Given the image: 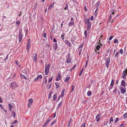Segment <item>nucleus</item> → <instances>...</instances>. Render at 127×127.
<instances>
[{
	"label": "nucleus",
	"mask_w": 127,
	"mask_h": 127,
	"mask_svg": "<svg viewBox=\"0 0 127 127\" xmlns=\"http://www.w3.org/2000/svg\"><path fill=\"white\" fill-rule=\"evenodd\" d=\"M90 19L88 18L87 19L86 18H85L84 19V22L85 24L87 25V30L88 31L89 29H90L92 23L90 22Z\"/></svg>",
	"instance_id": "f257e3e1"
},
{
	"label": "nucleus",
	"mask_w": 127,
	"mask_h": 127,
	"mask_svg": "<svg viewBox=\"0 0 127 127\" xmlns=\"http://www.w3.org/2000/svg\"><path fill=\"white\" fill-rule=\"evenodd\" d=\"M51 65L50 64L47 65L45 64V74L46 75L48 74V72H49V69Z\"/></svg>",
	"instance_id": "f03ea898"
},
{
	"label": "nucleus",
	"mask_w": 127,
	"mask_h": 127,
	"mask_svg": "<svg viewBox=\"0 0 127 127\" xmlns=\"http://www.w3.org/2000/svg\"><path fill=\"white\" fill-rule=\"evenodd\" d=\"M22 30L21 29H20L19 30V40L20 42H21L22 39L23 38V35H22Z\"/></svg>",
	"instance_id": "7ed1b4c3"
},
{
	"label": "nucleus",
	"mask_w": 127,
	"mask_h": 127,
	"mask_svg": "<svg viewBox=\"0 0 127 127\" xmlns=\"http://www.w3.org/2000/svg\"><path fill=\"white\" fill-rule=\"evenodd\" d=\"M127 75V69L125 70H124L122 73V76L121 77L124 79H125L126 78V75Z\"/></svg>",
	"instance_id": "20e7f679"
},
{
	"label": "nucleus",
	"mask_w": 127,
	"mask_h": 127,
	"mask_svg": "<svg viewBox=\"0 0 127 127\" xmlns=\"http://www.w3.org/2000/svg\"><path fill=\"white\" fill-rule=\"evenodd\" d=\"M121 91V93L122 94H124L126 92V88H124L121 86H120L119 88Z\"/></svg>",
	"instance_id": "39448f33"
},
{
	"label": "nucleus",
	"mask_w": 127,
	"mask_h": 127,
	"mask_svg": "<svg viewBox=\"0 0 127 127\" xmlns=\"http://www.w3.org/2000/svg\"><path fill=\"white\" fill-rule=\"evenodd\" d=\"M30 40L29 39L28 41V43L26 45L27 49V51L28 52L29 50V48L31 46V44L30 43Z\"/></svg>",
	"instance_id": "423d86ee"
},
{
	"label": "nucleus",
	"mask_w": 127,
	"mask_h": 127,
	"mask_svg": "<svg viewBox=\"0 0 127 127\" xmlns=\"http://www.w3.org/2000/svg\"><path fill=\"white\" fill-rule=\"evenodd\" d=\"M101 47L102 46V45L101 44L99 43L97 46H96V48L95 49V52H97V50H98L100 49L101 47Z\"/></svg>",
	"instance_id": "0eeeda50"
},
{
	"label": "nucleus",
	"mask_w": 127,
	"mask_h": 127,
	"mask_svg": "<svg viewBox=\"0 0 127 127\" xmlns=\"http://www.w3.org/2000/svg\"><path fill=\"white\" fill-rule=\"evenodd\" d=\"M110 59L109 58H108L106 61L105 64L106 67L108 68L109 67V64L110 62Z\"/></svg>",
	"instance_id": "6e6552de"
},
{
	"label": "nucleus",
	"mask_w": 127,
	"mask_h": 127,
	"mask_svg": "<svg viewBox=\"0 0 127 127\" xmlns=\"http://www.w3.org/2000/svg\"><path fill=\"white\" fill-rule=\"evenodd\" d=\"M71 61L70 58L69 54L68 55L67 57L66 60L65 62L67 64H68L70 63Z\"/></svg>",
	"instance_id": "1a4fd4ad"
},
{
	"label": "nucleus",
	"mask_w": 127,
	"mask_h": 127,
	"mask_svg": "<svg viewBox=\"0 0 127 127\" xmlns=\"http://www.w3.org/2000/svg\"><path fill=\"white\" fill-rule=\"evenodd\" d=\"M33 100L32 98H30L29 99L28 101V107L29 108H30L31 106V105L32 103Z\"/></svg>",
	"instance_id": "9d476101"
},
{
	"label": "nucleus",
	"mask_w": 127,
	"mask_h": 127,
	"mask_svg": "<svg viewBox=\"0 0 127 127\" xmlns=\"http://www.w3.org/2000/svg\"><path fill=\"white\" fill-rule=\"evenodd\" d=\"M42 78V76L41 75H40L37 76V78L34 79V81L39 80L41 79Z\"/></svg>",
	"instance_id": "9b49d317"
},
{
	"label": "nucleus",
	"mask_w": 127,
	"mask_h": 127,
	"mask_svg": "<svg viewBox=\"0 0 127 127\" xmlns=\"http://www.w3.org/2000/svg\"><path fill=\"white\" fill-rule=\"evenodd\" d=\"M58 47L57 44L56 43H55L53 44V47L54 50H56Z\"/></svg>",
	"instance_id": "f8f14e48"
},
{
	"label": "nucleus",
	"mask_w": 127,
	"mask_h": 127,
	"mask_svg": "<svg viewBox=\"0 0 127 127\" xmlns=\"http://www.w3.org/2000/svg\"><path fill=\"white\" fill-rule=\"evenodd\" d=\"M32 59L34 61H36L37 60V55L36 54H35L33 55L32 57Z\"/></svg>",
	"instance_id": "ddd939ff"
},
{
	"label": "nucleus",
	"mask_w": 127,
	"mask_h": 127,
	"mask_svg": "<svg viewBox=\"0 0 127 127\" xmlns=\"http://www.w3.org/2000/svg\"><path fill=\"white\" fill-rule=\"evenodd\" d=\"M54 2H53L50 4L48 7V9H51L54 6Z\"/></svg>",
	"instance_id": "4468645a"
},
{
	"label": "nucleus",
	"mask_w": 127,
	"mask_h": 127,
	"mask_svg": "<svg viewBox=\"0 0 127 127\" xmlns=\"http://www.w3.org/2000/svg\"><path fill=\"white\" fill-rule=\"evenodd\" d=\"M28 69L27 68H25L22 70L23 72L26 75H27Z\"/></svg>",
	"instance_id": "2eb2a0df"
},
{
	"label": "nucleus",
	"mask_w": 127,
	"mask_h": 127,
	"mask_svg": "<svg viewBox=\"0 0 127 127\" xmlns=\"http://www.w3.org/2000/svg\"><path fill=\"white\" fill-rule=\"evenodd\" d=\"M61 77V75L60 74H58V76L56 78V81H58L61 79L60 78Z\"/></svg>",
	"instance_id": "dca6fc26"
},
{
	"label": "nucleus",
	"mask_w": 127,
	"mask_h": 127,
	"mask_svg": "<svg viewBox=\"0 0 127 127\" xmlns=\"http://www.w3.org/2000/svg\"><path fill=\"white\" fill-rule=\"evenodd\" d=\"M121 85L122 86H126V83L125 81L124 80H122L121 82Z\"/></svg>",
	"instance_id": "f3484780"
},
{
	"label": "nucleus",
	"mask_w": 127,
	"mask_h": 127,
	"mask_svg": "<svg viewBox=\"0 0 127 127\" xmlns=\"http://www.w3.org/2000/svg\"><path fill=\"white\" fill-rule=\"evenodd\" d=\"M12 113L11 114V116H13V118H14L16 116L15 112L13 111H12Z\"/></svg>",
	"instance_id": "a211bd4d"
},
{
	"label": "nucleus",
	"mask_w": 127,
	"mask_h": 127,
	"mask_svg": "<svg viewBox=\"0 0 127 127\" xmlns=\"http://www.w3.org/2000/svg\"><path fill=\"white\" fill-rule=\"evenodd\" d=\"M20 76L22 79H24L26 80H28L27 78L24 75L21 74Z\"/></svg>",
	"instance_id": "6ab92c4d"
},
{
	"label": "nucleus",
	"mask_w": 127,
	"mask_h": 127,
	"mask_svg": "<svg viewBox=\"0 0 127 127\" xmlns=\"http://www.w3.org/2000/svg\"><path fill=\"white\" fill-rule=\"evenodd\" d=\"M8 106L9 107V109L10 111H11L12 110V108H13V105L10 104H8Z\"/></svg>",
	"instance_id": "aec40b11"
},
{
	"label": "nucleus",
	"mask_w": 127,
	"mask_h": 127,
	"mask_svg": "<svg viewBox=\"0 0 127 127\" xmlns=\"http://www.w3.org/2000/svg\"><path fill=\"white\" fill-rule=\"evenodd\" d=\"M65 35V33H63L62 34L61 36V39L62 40H64V36Z\"/></svg>",
	"instance_id": "412c9836"
},
{
	"label": "nucleus",
	"mask_w": 127,
	"mask_h": 127,
	"mask_svg": "<svg viewBox=\"0 0 127 127\" xmlns=\"http://www.w3.org/2000/svg\"><path fill=\"white\" fill-rule=\"evenodd\" d=\"M68 25L69 26H70L73 25H74V23L73 22H70L69 23Z\"/></svg>",
	"instance_id": "4be33fe9"
},
{
	"label": "nucleus",
	"mask_w": 127,
	"mask_h": 127,
	"mask_svg": "<svg viewBox=\"0 0 127 127\" xmlns=\"http://www.w3.org/2000/svg\"><path fill=\"white\" fill-rule=\"evenodd\" d=\"M75 87V86H74L73 85H72L71 86V90L70 91V92L72 93V92L74 90V89Z\"/></svg>",
	"instance_id": "5701e85b"
},
{
	"label": "nucleus",
	"mask_w": 127,
	"mask_h": 127,
	"mask_svg": "<svg viewBox=\"0 0 127 127\" xmlns=\"http://www.w3.org/2000/svg\"><path fill=\"white\" fill-rule=\"evenodd\" d=\"M70 78L69 77H68L66 78L64 80V82H67Z\"/></svg>",
	"instance_id": "b1692460"
},
{
	"label": "nucleus",
	"mask_w": 127,
	"mask_h": 127,
	"mask_svg": "<svg viewBox=\"0 0 127 127\" xmlns=\"http://www.w3.org/2000/svg\"><path fill=\"white\" fill-rule=\"evenodd\" d=\"M100 2L98 1L96 3V7L97 8L100 5Z\"/></svg>",
	"instance_id": "393cba45"
},
{
	"label": "nucleus",
	"mask_w": 127,
	"mask_h": 127,
	"mask_svg": "<svg viewBox=\"0 0 127 127\" xmlns=\"http://www.w3.org/2000/svg\"><path fill=\"white\" fill-rule=\"evenodd\" d=\"M64 91L65 90H63L61 93V95L60 96H61V97H63L64 95Z\"/></svg>",
	"instance_id": "a878e982"
},
{
	"label": "nucleus",
	"mask_w": 127,
	"mask_h": 127,
	"mask_svg": "<svg viewBox=\"0 0 127 127\" xmlns=\"http://www.w3.org/2000/svg\"><path fill=\"white\" fill-rule=\"evenodd\" d=\"M52 94V92H50L49 94V96L48 97V98L49 99H50L51 98V95Z\"/></svg>",
	"instance_id": "bb28decb"
},
{
	"label": "nucleus",
	"mask_w": 127,
	"mask_h": 127,
	"mask_svg": "<svg viewBox=\"0 0 127 127\" xmlns=\"http://www.w3.org/2000/svg\"><path fill=\"white\" fill-rule=\"evenodd\" d=\"M114 9H112V10L111 12H112V14L110 16V18H111V17H112V15H114Z\"/></svg>",
	"instance_id": "cd10ccee"
},
{
	"label": "nucleus",
	"mask_w": 127,
	"mask_h": 127,
	"mask_svg": "<svg viewBox=\"0 0 127 127\" xmlns=\"http://www.w3.org/2000/svg\"><path fill=\"white\" fill-rule=\"evenodd\" d=\"M92 94L91 92V91H88L87 93V95L88 96H90Z\"/></svg>",
	"instance_id": "c85d7f7f"
},
{
	"label": "nucleus",
	"mask_w": 127,
	"mask_h": 127,
	"mask_svg": "<svg viewBox=\"0 0 127 127\" xmlns=\"http://www.w3.org/2000/svg\"><path fill=\"white\" fill-rule=\"evenodd\" d=\"M62 104V102H60L59 103V104H58L57 106L58 107L57 108V109H58V108H59V107Z\"/></svg>",
	"instance_id": "c756f323"
},
{
	"label": "nucleus",
	"mask_w": 127,
	"mask_h": 127,
	"mask_svg": "<svg viewBox=\"0 0 127 127\" xmlns=\"http://www.w3.org/2000/svg\"><path fill=\"white\" fill-rule=\"evenodd\" d=\"M55 84L56 85V86L57 88L58 89L59 87V86H60L59 84L57 82H55Z\"/></svg>",
	"instance_id": "7c9ffc66"
},
{
	"label": "nucleus",
	"mask_w": 127,
	"mask_h": 127,
	"mask_svg": "<svg viewBox=\"0 0 127 127\" xmlns=\"http://www.w3.org/2000/svg\"><path fill=\"white\" fill-rule=\"evenodd\" d=\"M57 94L54 95L53 96V98H54V100H55L57 97Z\"/></svg>",
	"instance_id": "2f4dec72"
},
{
	"label": "nucleus",
	"mask_w": 127,
	"mask_h": 127,
	"mask_svg": "<svg viewBox=\"0 0 127 127\" xmlns=\"http://www.w3.org/2000/svg\"><path fill=\"white\" fill-rule=\"evenodd\" d=\"M15 63L19 67H20V65L17 62V61H15Z\"/></svg>",
	"instance_id": "473e14b6"
},
{
	"label": "nucleus",
	"mask_w": 127,
	"mask_h": 127,
	"mask_svg": "<svg viewBox=\"0 0 127 127\" xmlns=\"http://www.w3.org/2000/svg\"><path fill=\"white\" fill-rule=\"evenodd\" d=\"M84 34L85 36V38H86L87 36V31L86 30H85V31Z\"/></svg>",
	"instance_id": "72a5a7b5"
},
{
	"label": "nucleus",
	"mask_w": 127,
	"mask_h": 127,
	"mask_svg": "<svg viewBox=\"0 0 127 127\" xmlns=\"http://www.w3.org/2000/svg\"><path fill=\"white\" fill-rule=\"evenodd\" d=\"M56 122V120H54L53 122L51 123V126L53 125V124H55Z\"/></svg>",
	"instance_id": "f704fd0d"
},
{
	"label": "nucleus",
	"mask_w": 127,
	"mask_h": 127,
	"mask_svg": "<svg viewBox=\"0 0 127 127\" xmlns=\"http://www.w3.org/2000/svg\"><path fill=\"white\" fill-rule=\"evenodd\" d=\"M66 44L68 45L69 46H71V43L69 41H68V42Z\"/></svg>",
	"instance_id": "c9c22d12"
},
{
	"label": "nucleus",
	"mask_w": 127,
	"mask_h": 127,
	"mask_svg": "<svg viewBox=\"0 0 127 127\" xmlns=\"http://www.w3.org/2000/svg\"><path fill=\"white\" fill-rule=\"evenodd\" d=\"M119 52L120 53H121V55L123 54V50L122 49H120V50Z\"/></svg>",
	"instance_id": "e433bc0d"
},
{
	"label": "nucleus",
	"mask_w": 127,
	"mask_h": 127,
	"mask_svg": "<svg viewBox=\"0 0 127 127\" xmlns=\"http://www.w3.org/2000/svg\"><path fill=\"white\" fill-rule=\"evenodd\" d=\"M20 22L18 20L17 21V22H16V24H17V25H19L20 24Z\"/></svg>",
	"instance_id": "4c0bfd02"
},
{
	"label": "nucleus",
	"mask_w": 127,
	"mask_h": 127,
	"mask_svg": "<svg viewBox=\"0 0 127 127\" xmlns=\"http://www.w3.org/2000/svg\"><path fill=\"white\" fill-rule=\"evenodd\" d=\"M114 85V81L112 79V80L111 81V83L110 84V85L111 86H113Z\"/></svg>",
	"instance_id": "58836bf2"
},
{
	"label": "nucleus",
	"mask_w": 127,
	"mask_h": 127,
	"mask_svg": "<svg viewBox=\"0 0 127 127\" xmlns=\"http://www.w3.org/2000/svg\"><path fill=\"white\" fill-rule=\"evenodd\" d=\"M113 86H111L110 85V86L108 87V89L109 90H110L112 89V88H113Z\"/></svg>",
	"instance_id": "ea45409f"
},
{
	"label": "nucleus",
	"mask_w": 127,
	"mask_h": 127,
	"mask_svg": "<svg viewBox=\"0 0 127 127\" xmlns=\"http://www.w3.org/2000/svg\"><path fill=\"white\" fill-rule=\"evenodd\" d=\"M113 118L112 117H111L110 118L109 122H113Z\"/></svg>",
	"instance_id": "a19ab883"
},
{
	"label": "nucleus",
	"mask_w": 127,
	"mask_h": 127,
	"mask_svg": "<svg viewBox=\"0 0 127 127\" xmlns=\"http://www.w3.org/2000/svg\"><path fill=\"white\" fill-rule=\"evenodd\" d=\"M108 122V121H104V123H103L104 125H106L107 124Z\"/></svg>",
	"instance_id": "79ce46f5"
},
{
	"label": "nucleus",
	"mask_w": 127,
	"mask_h": 127,
	"mask_svg": "<svg viewBox=\"0 0 127 127\" xmlns=\"http://www.w3.org/2000/svg\"><path fill=\"white\" fill-rule=\"evenodd\" d=\"M119 52H117L115 54V57H116L117 56V58H118V54H119Z\"/></svg>",
	"instance_id": "37998d69"
},
{
	"label": "nucleus",
	"mask_w": 127,
	"mask_h": 127,
	"mask_svg": "<svg viewBox=\"0 0 127 127\" xmlns=\"http://www.w3.org/2000/svg\"><path fill=\"white\" fill-rule=\"evenodd\" d=\"M119 119L118 118H116L115 121L114 122V123H116L119 121Z\"/></svg>",
	"instance_id": "c03bdc74"
},
{
	"label": "nucleus",
	"mask_w": 127,
	"mask_h": 127,
	"mask_svg": "<svg viewBox=\"0 0 127 127\" xmlns=\"http://www.w3.org/2000/svg\"><path fill=\"white\" fill-rule=\"evenodd\" d=\"M118 41L117 39H115L114 40V43H116Z\"/></svg>",
	"instance_id": "a18cd8bd"
},
{
	"label": "nucleus",
	"mask_w": 127,
	"mask_h": 127,
	"mask_svg": "<svg viewBox=\"0 0 127 127\" xmlns=\"http://www.w3.org/2000/svg\"><path fill=\"white\" fill-rule=\"evenodd\" d=\"M68 8V5L67 4L66 5L65 7L64 8V9L65 10H67Z\"/></svg>",
	"instance_id": "49530a36"
},
{
	"label": "nucleus",
	"mask_w": 127,
	"mask_h": 127,
	"mask_svg": "<svg viewBox=\"0 0 127 127\" xmlns=\"http://www.w3.org/2000/svg\"><path fill=\"white\" fill-rule=\"evenodd\" d=\"M124 117L126 118L127 117V112L125 113L124 115Z\"/></svg>",
	"instance_id": "de8ad7c7"
},
{
	"label": "nucleus",
	"mask_w": 127,
	"mask_h": 127,
	"mask_svg": "<svg viewBox=\"0 0 127 127\" xmlns=\"http://www.w3.org/2000/svg\"><path fill=\"white\" fill-rule=\"evenodd\" d=\"M17 122V120H15L14 122H13L11 123L12 124H14L16 123Z\"/></svg>",
	"instance_id": "09e8293b"
},
{
	"label": "nucleus",
	"mask_w": 127,
	"mask_h": 127,
	"mask_svg": "<svg viewBox=\"0 0 127 127\" xmlns=\"http://www.w3.org/2000/svg\"><path fill=\"white\" fill-rule=\"evenodd\" d=\"M113 37V36H111L109 38V40H111Z\"/></svg>",
	"instance_id": "8fccbe9b"
},
{
	"label": "nucleus",
	"mask_w": 127,
	"mask_h": 127,
	"mask_svg": "<svg viewBox=\"0 0 127 127\" xmlns=\"http://www.w3.org/2000/svg\"><path fill=\"white\" fill-rule=\"evenodd\" d=\"M79 55H80L81 54V53L82 49H81L79 50Z\"/></svg>",
	"instance_id": "3c124183"
},
{
	"label": "nucleus",
	"mask_w": 127,
	"mask_h": 127,
	"mask_svg": "<svg viewBox=\"0 0 127 127\" xmlns=\"http://www.w3.org/2000/svg\"><path fill=\"white\" fill-rule=\"evenodd\" d=\"M15 84L13 82H12L11 84V87L13 88V85Z\"/></svg>",
	"instance_id": "603ef678"
},
{
	"label": "nucleus",
	"mask_w": 127,
	"mask_h": 127,
	"mask_svg": "<svg viewBox=\"0 0 127 127\" xmlns=\"http://www.w3.org/2000/svg\"><path fill=\"white\" fill-rule=\"evenodd\" d=\"M99 115L98 114H97V115L96 117V119H97L99 118Z\"/></svg>",
	"instance_id": "864d4df0"
},
{
	"label": "nucleus",
	"mask_w": 127,
	"mask_h": 127,
	"mask_svg": "<svg viewBox=\"0 0 127 127\" xmlns=\"http://www.w3.org/2000/svg\"><path fill=\"white\" fill-rule=\"evenodd\" d=\"M85 123H84V124L83 125H81V126L80 127H86L85 126Z\"/></svg>",
	"instance_id": "5fc2aeb1"
},
{
	"label": "nucleus",
	"mask_w": 127,
	"mask_h": 127,
	"mask_svg": "<svg viewBox=\"0 0 127 127\" xmlns=\"http://www.w3.org/2000/svg\"><path fill=\"white\" fill-rule=\"evenodd\" d=\"M94 17L93 16H92L91 17L90 19L91 21H93V20Z\"/></svg>",
	"instance_id": "6e6d98bb"
},
{
	"label": "nucleus",
	"mask_w": 127,
	"mask_h": 127,
	"mask_svg": "<svg viewBox=\"0 0 127 127\" xmlns=\"http://www.w3.org/2000/svg\"><path fill=\"white\" fill-rule=\"evenodd\" d=\"M0 102L1 103H2V100L1 98V97H0Z\"/></svg>",
	"instance_id": "4d7b16f0"
},
{
	"label": "nucleus",
	"mask_w": 127,
	"mask_h": 127,
	"mask_svg": "<svg viewBox=\"0 0 127 127\" xmlns=\"http://www.w3.org/2000/svg\"><path fill=\"white\" fill-rule=\"evenodd\" d=\"M76 66V65H74L72 67V69H73V70L74 69L75 67Z\"/></svg>",
	"instance_id": "13d9d810"
},
{
	"label": "nucleus",
	"mask_w": 127,
	"mask_h": 127,
	"mask_svg": "<svg viewBox=\"0 0 127 127\" xmlns=\"http://www.w3.org/2000/svg\"><path fill=\"white\" fill-rule=\"evenodd\" d=\"M83 72L82 71H81L80 72V73L79 74V76H80L82 73Z\"/></svg>",
	"instance_id": "bf43d9fd"
},
{
	"label": "nucleus",
	"mask_w": 127,
	"mask_h": 127,
	"mask_svg": "<svg viewBox=\"0 0 127 127\" xmlns=\"http://www.w3.org/2000/svg\"><path fill=\"white\" fill-rule=\"evenodd\" d=\"M117 88H115V90H114V91H113V93H115V92H116V90H117Z\"/></svg>",
	"instance_id": "052dcab7"
},
{
	"label": "nucleus",
	"mask_w": 127,
	"mask_h": 127,
	"mask_svg": "<svg viewBox=\"0 0 127 127\" xmlns=\"http://www.w3.org/2000/svg\"><path fill=\"white\" fill-rule=\"evenodd\" d=\"M83 46V44H82V45H80L79 47V48L80 49Z\"/></svg>",
	"instance_id": "680f3d73"
},
{
	"label": "nucleus",
	"mask_w": 127,
	"mask_h": 127,
	"mask_svg": "<svg viewBox=\"0 0 127 127\" xmlns=\"http://www.w3.org/2000/svg\"><path fill=\"white\" fill-rule=\"evenodd\" d=\"M0 107L2 109H4V108L2 106V105L1 104H0Z\"/></svg>",
	"instance_id": "e2e57ef3"
},
{
	"label": "nucleus",
	"mask_w": 127,
	"mask_h": 127,
	"mask_svg": "<svg viewBox=\"0 0 127 127\" xmlns=\"http://www.w3.org/2000/svg\"><path fill=\"white\" fill-rule=\"evenodd\" d=\"M48 123L47 122H46V123L44 124L43 126H44L45 127H46L47 126V124Z\"/></svg>",
	"instance_id": "0e129e2a"
},
{
	"label": "nucleus",
	"mask_w": 127,
	"mask_h": 127,
	"mask_svg": "<svg viewBox=\"0 0 127 127\" xmlns=\"http://www.w3.org/2000/svg\"><path fill=\"white\" fill-rule=\"evenodd\" d=\"M53 41L54 42H57L55 38H54Z\"/></svg>",
	"instance_id": "69168bd1"
},
{
	"label": "nucleus",
	"mask_w": 127,
	"mask_h": 127,
	"mask_svg": "<svg viewBox=\"0 0 127 127\" xmlns=\"http://www.w3.org/2000/svg\"><path fill=\"white\" fill-rule=\"evenodd\" d=\"M68 41L67 40H65V44H66L67 43V42H68Z\"/></svg>",
	"instance_id": "338daca9"
},
{
	"label": "nucleus",
	"mask_w": 127,
	"mask_h": 127,
	"mask_svg": "<svg viewBox=\"0 0 127 127\" xmlns=\"http://www.w3.org/2000/svg\"><path fill=\"white\" fill-rule=\"evenodd\" d=\"M124 125V124H122L120 125V127H123Z\"/></svg>",
	"instance_id": "774afa93"
}]
</instances>
